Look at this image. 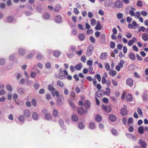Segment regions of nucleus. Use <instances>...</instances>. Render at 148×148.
Instances as JSON below:
<instances>
[{"mask_svg":"<svg viewBox=\"0 0 148 148\" xmlns=\"http://www.w3.org/2000/svg\"><path fill=\"white\" fill-rule=\"evenodd\" d=\"M136 17V18H138L139 21L141 23H143V18L140 17V14L139 12H137L135 13Z\"/></svg>","mask_w":148,"mask_h":148,"instance_id":"nucleus-10","label":"nucleus"},{"mask_svg":"<svg viewBox=\"0 0 148 148\" xmlns=\"http://www.w3.org/2000/svg\"><path fill=\"white\" fill-rule=\"evenodd\" d=\"M115 6L118 8H121L123 7V4L121 1H117L115 3Z\"/></svg>","mask_w":148,"mask_h":148,"instance_id":"nucleus-9","label":"nucleus"},{"mask_svg":"<svg viewBox=\"0 0 148 148\" xmlns=\"http://www.w3.org/2000/svg\"><path fill=\"white\" fill-rule=\"evenodd\" d=\"M57 101V103L59 105H60L62 103V102L61 97L59 96L58 97Z\"/></svg>","mask_w":148,"mask_h":148,"instance_id":"nucleus-38","label":"nucleus"},{"mask_svg":"<svg viewBox=\"0 0 148 148\" xmlns=\"http://www.w3.org/2000/svg\"><path fill=\"white\" fill-rule=\"evenodd\" d=\"M137 112L138 114L141 115V116H143V112L141 109L140 108H138L137 109Z\"/></svg>","mask_w":148,"mask_h":148,"instance_id":"nucleus-53","label":"nucleus"},{"mask_svg":"<svg viewBox=\"0 0 148 148\" xmlns=\"http://www.w3.org/2000/svg\"><path fill=\"white\" fill-rule=\"evenodd\" d=\"M6 89L9 91H11L12 90V86L10 85H7L6 86Z\"/></svg>","mask_w":148,"mask_h":148,"instance_id":"nucleus-45","label":"nucleus"},{"mask_svg":"<svg viewBox=\"0 0 148 148\" xmlns=\"http://www.w3.org/2000/svg\"><path fill=\"white\" fill-rule=\"evenodd\" d=\"M138 131L139 133L140 134H143L144 132V130L143 127L141 126L138 128Z\"/></svg>","mask_w":148,"mask_h":148,"instance_id":"nucleus-19","label":"nucleus"},{"mask_svg":"<svg viewBox=\"0 0 148 148\" xmlns=\"http://www.w3.org/2000/svg\"><path fill=\"white\" fill-rule=\"evenodd\" d=\"M133 123V118H130L128 119L127 121V124L128 125H130Z\"/></svg>","mask_w":148,"mask_h":148,"instance_id":"nucleus-41","label":"nucleus"},{"mask_svg":"<svg viewBox=\"0 0 148 148\" xmlns=\"http://www.w3.org/2000/svg\"><path fill=\"white\" fill-rule=\"evenodd\" d=\"M46 66L48 69H49L51 67V62H48L46 64Z\"/></svg>","mask_w":148,"mask_h":148,"instance_id":"nucleus-54","label":"nucleus"},{"mask_svg":"<svg viewBox=\"0 0 148 148\" xmlns=\"http://www.w3.org/2000/svg\"><path fill=\"white\" fill-rule=\"evenodd\" d=\"M51 93L53 97H54L55 96L57 97L59 96V92L57 91H55H55H52Z\"/></svg>","mask_w":148,"mask_h":148,"instance_id":"nucleus-25","label":"nucleus"},{"mask_svg":"<svg viewBox=\"0 0 148 148\" xmlns=\"http://www.w3.org/2000/svg\"><path fill=\"white\" fill-rule=\"evenodd\" d=\"M45 119L47 120H49L51 119V115L49 113H46L45 114Z\"/></svg>","mask_w":148,"mask_h":148,"instance_id":"nucleus-22","label":"nucleus"},{"mask_svg":"<svg viewBox=\"0 0 148 148\" xmlns=\"http://www.w3.org/2000/svg\"><path fill=\"white\" fill-rule=\"evenodd\" d=\"M111 132L112 134L114 136L116 135L118 133L117 131L116 130L114 129H112Z\"/></svg>","mask_w":148,"mask_h":148,"instance_id":"nucleus-42","label":"nucleus"},{"mask_svg":"<svg viewBox=\"0 0 148 148\" xmlns=\"http://www.w3.org/2000/svg\"><path fill=\"white\" fill-rule=\"evenodd\" d=\"M70 96L73 97L72 99H74L76 97L75 93L73 91H71L70 94Z\"/></svg>","mask_w":148,"mask_h":148,"instance_id":"nucleus-37","label":"nucleus"},{"mask_svg":"<svg viewBox=\"0 0 148 148\" xmlns=\"http://www.w3.org/2000/svg\"><path fill=\"white\" fill-rule=\"evenodd\" d=\"M86 58L85 56H82L81 58V61L85 63L86 62Z\"/></svg>","mask_w":148,"mask_h":148,"instance_id":"nucleus-56","label":"nucleus"},{"mask_svg":"<svg viewBox=\"0 0 148 148\" xmlns=\"http://www.w3.org/2000/svg\"><path fill=\"white\" fill-rule=\"evenodd\" d=\"M102 108L105 111L108 113L110 112L111 110V107L108 105H103Z\"/></svg>","mask_w":148,"mask_h":148,"instance_id":"nucleus-2","label":"nucleus"},{"mask_svg":"<svg viewBox=\"0 0 148 148\" xmlns=\"http://www.w3.org/2000/svg\"><path fill=\"white\" fill-rule=\"evenodd\" d=\"M18 92L21 95H23L24 93V90L23 88L19 87L17 89Z\"/></svg>","mask_w":148,"mask_h":148,"instance_id":"nucleus-21","label":"nucleus"},{"mask_svg":"<svg viewBox=\"0 0 148 148\" xmlns=\"http://www.w3.org/2000/svg\"><path fill=\"white\" fill-rule=\"evenodd\" d=\"M32 117L34 120H37L38 118V115L36 112H34L32 113Z\"/></svg>","mask_w":148,"mask_h":148,"instance_id":"nucleus-14","label":"nucleus"},{"mask_svg":"<svg viewBox=\"0 0 148 148\" xmlns=\"http://www.w3.org/2000/svg\"><path fill=\"white\" fill-rule=\"evenodd\" d=\"M95 124L93 123H91L90 124V128L92 129H93L95 128Z\"/></svg>","mask_w":148,"mask_h":148,"instance_id":"nucleus-48","label":"nucleus"},{"mask_svg":"<svg viewBox=\"0 0 148 148\" xmlns=\"http://www.w3.org/2000/svg\"><path fill=\"white\" fill-rule=\"evenodd\" d=\"M126 99L128 101H131L133 99L132 96L130 94H128L127 96Z\"/></svg>","mask_w":148,"mask_h":148,"instance_id":"nucleus-31","label":"nucleus"},{"mask_svg":"<svg viewBox=\"0 0 148 148\" xmlns=\"http://www.w3.org/2000/svg\"><path fill=\"white\" fill-rule=\"evenodd\" d=\"M78 37L80 40L83 41L84 39L85 36L83 34H80L78 35Z\"/></svg>","mask_w":148,"mask_h":148,"instance_id":"nucleus-27","label":"nucleus"},{"mask_svg":"<svg viewBox=\"0 0 148 148\" xmlns=\"http://www.w3.org/2000/svg\"><path fill=\"white\" fill-rule=\"evenodd\" d=\"M101 24L99 21H97V25L95 28L97 30H101L102 28L101 27Z\"/></svg>","mask_w":148,"mask_h":148,"instance_id":"nucleus-23","label":"nucleus"},{"mask_svg":"<svg viewBox=\"0 0 148 148\" xmlns=\"http://www.w3.org/2000/svg\"><path fill=\"white\" fill-rule=\"evenodd\" d=\"M7 20L8 22H11L13 21V19L12 17L10 16L7 18Z\"/></svg>","mask_w":148,"mask_h":148,"instance_id":"nucleus-49","label":"nucleus"},{"mask_svg":"<svg viewBox=\"0 0 148 148\" xmlns=\"http://www.w3.org/2000/svg\"><path fill=\"white\" fill-rule=\"evenodd\" d=\"M143 3L141 1H138L137 3V5L139 7L142 6L143 5Z\"/></svg>","mask_w":148,"mask_h":148,"instance_id":"nucleus-46","label":"nucleus"},{"mask_svg":"<svg viewBox=\"0 0 148 148\" xmlns=\"http://www.w3.org/2000/svg\"><path fill=\"white\" fill-rule=\"evenodd\" d=\"M108 55L106 52L102 53L100 56V58L102 60H105L107 58Z\"/></svg>","mask_w":148,"mask_h":148,"instance_id":"nucleus-7","label":"nucleus"},{"mask_svg":"<svg viewBox=\"0 0 148 148\" xmlns=\"http://www.w3.org/2000/svg\"><path fill=\"white\" fill-rule=\"evenodd\" d=\"M95 77L97 78L99 82H100L101 81V77L100 75L99 74L95 75Z\"/></svg>","mask_w":148,"mask_h":148,"instance_id":"nucleus-58","label":"nucleus"},{"mask_svg":"<svg viewBox=\"0 0 148 148\" xmlns=\"http://www.w3.org/2000/svg\"><path fill=\"white\" fill-rule=\"evenodd\" d=\"M60 52L56 50L54 51L53 53V55L56 57H58L60 55Z\"/></svg>","mask_w":148,"mask_h":148,"instance_id":"nucleus-24","label":"nucleus"},{"mask_svg":"<svg viewBox=\"0 0 148 148\" xmlns=\"http://www.w3.org/2000/svg\"><path fill=\"white\" fill-rule=\"evenodd\" d=\"M142 38L144 41L148 40V34H144L142 36Z\"/></svg>","mask_w":148,"mask_h":148,"instance_id":"nucleus-18","label":"nucleus"},{"mask_svg":"<svg viewBox=\"0 0 148 148\" xmlns=\"http://www.w3.org/2000/svg\"><path fill=\"white\" fill-rule=\"evenodd\" d=\"M18 53L20 55L23 56L25 54V50L23 48H20L18 49Z\"/></svg>","mask_w":148,"mask_h":148,"instance_id":"nucleus-12","label":"nucleus"},{"mask_svg":"<svg viewBox=\"0 0 148 148\" xmlns=\"http://www.w3.org/2000/svg\"><path fill=\"white\" fill-rule=\"evenodd\" d=\"M105 69L109 71L110 69V65L107 62H105L104 63Z\"/></svg>","mask_w":148,"mask_h":148,"instance_id":"nucleus-35","label":"nucleus"},{"mask_svg":"<svg viewBox=\"0 0 148 148\" xmlns=\"http://www.w3.org/2000/svg\"><path fill=\"white\" fill-rule=\"evenodd\" d=\"M36 76V73L35 72H32L30 74V77L32 78H35Z\"/></svg>","mask_w":148,"mask_h":148,"instance_id":"nucleus-51","label":"nucleus"},{"mask_svg":"<svg viewBox=\"0 0 148 148\" xmlns=\"http://www.w3.org/2000/svg\"><path fill=\"white\" fill-rule=\"evenodd\" d=\"M128 56L129 58L132 60H134L136 59L135 55L132 53H130L128 55Z\"/></svg>","mask_w":148,"mask_h":148,"instance_id":"nucleus-16","label":"nucleus"},{"mask_svg":"<svg viewBox=\"0 0 148 148\" xmlns=\"http://www.w3.org/2000/svg\"><path fill=\"white\" fill-rule=\"evenodd\" d=\"M121 115L123 116H125L127 114V106H125L124 108H122L121 110Z\"/></svg>","mask_w":148,"mask_h":148,"instance_id":"nucleus-5","label":"nucleus"},{"mask_svg":"<svg viewBox=\"0 0 148 148\" xmlns=\"http://www.w3.org/2000/svg\"><path fill=\"white\" fill-rule=\"evenodd\" d=\"M82 64L81 63L77 64L75 66V68L77 70H80L82 67Z\"/></svg>","mask_w":148,"mask_h":148,"instance_id":"nucleus-20","label":"nucleus"},{"mask_svg":"<svg viewBox=\"0 0 148 148\" xmlns=\"http://www.w3.org/2000/svg\"><path fill=\"white\" fill-rule=\"evenodd\" d=\"M92 60H89L87 61V64L90 66H91L92 64Z\"/></svg>","mask_w":148,"mask_h":148,"instance_id":"nucleus-52","label":"nucleus"},{"mask_svg":"<svg viewBox=\"0 0 148 148\" xmlns=\"http://www.w3.org/2000/svg\"><path fill=\"white\" fill-rule=\"evenodd\" d=\"M134 43L133 41L132 40H130L128 41L127 45L129 46H131L133 45Z\"/></svg>","mask_w":148,"mask_h":148,"instance_id":"nucleus-50","label":"nucleus"},{"mask_svg":"<svg viewBox=\"0 0 148 148\" xmlns=\"http://www.w3.org/2000/svg\"><path fill=\"white\" fill-rule=\"evenodd\" d=\"M116 16H117V17L118 18V19H120L122 17L123 14L122 13H118L117 14Z\"/></svg>","mask_w":148,"mask_h":148,"instance_id":"nucleus-63","label":"nucleus"},{"mask_svg":"<svg viewBox=\"0 0 148 148\" xmlns=\"http://www.w3.org/2000/svg\"><path fill=\"white\" fill-rule=\"evenodd\" d=\"M78 127L80 129H82L84 128V125L83 123H80L78 124Z\"/></svg>","mask_w":148,"mask_h":148,"instance_id":"nucleus-44","label":"nucleus"},{"mask_svg":"<svg viewBox=\"0 0 148 148\" xmlns=\"http://www.w3.org/2000/svg\"><path fill=\"white\" fill-rule=\"evenodd\" d=\"M96 23V21L95 19H92L91 20L90 24L92 26H94L95 25Z\"/></svg>","mask_w":148,"mask_h":148,"instance_id":"nucleus-55","label":"nucleus"},{"mask_svg":"<svg viewBox=\"0 0 148 148\" xmlns=\"http://www.w3.org/2000/svg\"><path fill=\"white\" fill-rule=\"evenodd\" d=\"M111 92V89L109 88H106V91L104 92V93L107 95H109Z\"/></svg>","mask_w":148,"mask_h":148,"instance_id":"nucleus-33","label":"nucleus"},{"mask_svg":"<svg viewBox=\"0 0 148 148\" xmlns=\"http://www.w3.org/2000/svg\"><path fill=\"white\" fill-rule=\"evenodd\" d=\"M18 119L20 121L23 122L24 121L25 116L22 115H19L18 117Z\"/></svg>","mask_w":148,"mask_h":148,"instance_id":"nucleus-26","label":"nucleus"},{"mask_svg":"<svg viewBox=\"0 0 148 148\" xmlns=\"http://www.w3.org/2000/svg\"><path fill=\"white\" fill-rule=\"evenodd\" d=\"M102 119V118L101 116L98 115L96 116L95 117V119L96 121H100Z\"/></svg>","mask_w":148,"mask_h":148,"instance_id":"nucleus-43","label":"nucleus"},{"mask_svg":"<svg viewBox=\"0 0 148 148\" xmlns=\"http://www.w3.org/2000/svg\"><path fill=\"white\" fill-rule=\"evenodd\" d=\"M84 104L86 108L88 109L90 108V103L89 100H86L85 101Z\"/></svg>","mask_w":148,"mask_h":148,"instance_id":"nucleus-17","label":"nucleus"},{"mask_svg":"<svg viewBox=\"0 0 148 148\" xmlns=\"http://www.w3.org/2000/svg\"><path fill=\"white\" fill-rule=\"evenodd\" d=\"M49 15L48 13H46L44 14L43 15V18H44L47 19L49 18Z\"/></svg>","mask_w":148,"mask_h":148,"instance_id":"nucleus-47","label":"nucleus"},{"mask_svg":"<svg viewBox=\"0 0 148 148\" xmlns=\"http://www.w3.org/2000/svg\"><path fill=\"white\" fill-rule=\"evenodd\" d=\"M126 84L129 87H132L133 85V80L131 78H128L126 80Z\"/></svg>","mask_w":148,"mask_h":148,"instance_id":"nucleus-3","label":"nucleus"},{"mask_svg":"<svg viewBox=\"0 0 148 148\" xmlns=\"http://www.w3.org/2000/svg\"><path fill=\"white\" fill-rule=\"evenodd\" d=\"M57 84L61 87H62L64 86V84L63 82L59 80L58 81Z\"/></svg>","mask_w":148,"mask_h":148,"instance_id":"nucleus-40","label":"nucleus"},{"mask_svg":"<svg viewBox=\"0 0 148 148\" xmlns=\"http://www.w3.org/2000/svg\"><path fill=\"white\" fill-rule=\"evenodd\" d=\"M125 63V61L123 60H120V62L119 63L118 65L120 66L121 68H122L123 66V64Z\"/></svg>","mask_w":148,"mask_h":148,"instance_id":"nucleus-39","label":"nucleus"},{"mask_svg":"<svg viewBox=\"0 0 148 148\" xmlns=\"http://www.w3.org/2000/svg\"><path fill=\"white\" fill-rule=\"evenodd\" d=\"M140 146L141 148H146L147 144L146 142L141 140H140L139 142Z\"/></svg>","mask_w":148,"mask_h":148,"instance_id":"nucleus-6","label":"nucleus"},{"mask_svg":"<svg viewBox=\"0 0 148 148\" xmlns=\"http://www.w3.org/2000/svg\"><path fill=\"white\" fill-rule=\"evenodd\" d=\"M115 46V44L113 42H111L110 44V47L112 49H113L114 48Z\"/></svg>","mask_w":148,"mask_h":148,"instance_id":"nucleus-64","label":"nucleus"},{"mask_svg":"<svg viewBox=\"0 0 148 148\" xmlns=\"http://www.w3.org/2000/svg\"><path fill=\"white\" fill-rule=\"evenodd\" d=\"M61 9V7L60 5L59 4H57L54 9L55 12H59Z\"/></svg>","mask_w":148,"mask_h":148,"instance_id":"nucleus-11","label":"nucleus"},{"mask_svg":"<svg viewBox=\"0 0 148 148\" xmlns=\"http://www.w3.org/2000/svg\"><path fill=\"white\" fill-rule=\"evenodd\" d=\"M117 72L115 70L112 71H110L109 72V74L110 75H111L112 76H114L116 74Z\"/></svg>","mask_w":148,"mask_h":148,"instance_id":"nucleus-28","label":"nucleus"},{"mask_svg":"<svg viewBox=\"0 0 148 148\" xmlns=\"http://www.w3.org/2000/svg\"><path fill=\"white\" fill-rule=\"evenodd\" d=\"M109 119L112 122H114L116 119V116L114 115H111L109 116Z\"/></svg>","mask_w":148,"mask_h":148,"instance_id":"nucleus-13","label":"nucleus"},{"mask_svg":"<svg viewBox=\"0 0 148 148\" xmlns=\"http://www.w3.org/2000/svg\"><path fill=\"white\" fill-rule=\"evenodd\" d=\"M5 60L4 58H0V65H3L5 64Z\"/></svg>","mask_w":148,"mask_h":148,"instance_id":"nucleus-34","label":"nucleus"},{"mask_svg":"<svg viewBox=\"0 0 148 148\" xmlns=\"http://www.w3.org/2000/svg\"><path fill=\"white\" fill-rule=\"evenodd\" d=\"M23 114L25 117L26 118H28L30 116L31 113L29 110L25 109L24 110Z\"/></svg>","mask_w":148,"mask_h":148,"instance_id":"nucleus-4","label":"nucleus"},{"mask_svg":"<svg viewBox=\"0 0 148 148\" xmlns=\"http://www.w3.org/2000/svg\"><path fill=\"white\" fill-rule=\"evenodd\" d=\"M52 114L55 117H57L58 114V110L55 108H53L52 110Z\"/></svg>","mask_w":148,"mask_h":148,"instance_id":"nucleus-15","label":"nucleus"},{"mask_svg":"<svg viewBox=\"0 0 148 148\" xmlns=\"http://www.w3.org/2000/svg\"><path fill=\"white\" fill-rule=\"evenodd\" d=\"M59 77L61 79H63L65 78V76L60 73L59 74Z\"/></svg>","mask_w":148,"mask_h":148,"instance_id":"nucleus-62","label":"nucleus"},{"mask_svg":"<svg viewBox=\"0 0 148 148\" xmlns=\"http://www.w3.org/2000/svg\"><path fill=\"white\" fill-rule=\"evenodd\" d=\"M55 21L56 23H60L62 21L61 16L60 15H57L55 18Z\"/></svg>","mask_w":148,"mask_h":148,"instance_id":"nucleus-8","label":"nucleus"},{"mask_svg":"<svg viewBox=\"0 0 148 148\" xmlns=\"http://www.w3.org/2000/svg\"><path fill=\"white\" fill-rule=\"evenodd\" d=\"M141 14L143 16H146L147 14V13L145 11H142L141 12Z\"/></svg>","mask_w":148,"mask_h":148,"instance_id":"nucleus-57","label":"nucleus"},{"mask_svg":"<svg viewBox=\"0 0 148 148\" xmlns=\"http://www.w3.org/2000/svg\"><path fill=\"white\" fill-rule=\"evenodd\" d=\"M68 101L69 103V104L71 106L72 108H73L74 109L75 108V107L73 104V102L70 99H68Z\"/></svg>","mask_w":148,"mask_h":148,"instance_id":"nucleus-30","label":"nucleus"},{"mask_svg":"<svg viewBox=\"0 0 148 148\" xmlns=\"http://www.w3.org/2000/svg\"><path fill=\"white\" fill-rule=\"evenodd\" d=\"M93 46L92 45H90L87 49L86 55L88 56H90L93 52Z\"/></svg>","mask_w":148,"mask_h":148,"instance_id":"nucleus-1","label":"nucleus"},{"mask_svg":"<svg viewBox=\"0 0 148 148\" xmlns=\"http://www.w3.org/2000/svg\"><path fill=\"white\" fill-rule=\"evenodd\" d=\"M64 93L66 95H67L69 94V91L66 88H65L64 89Z\"/></svg>","mask_w":148,"mask_h":148,"instance_id":"nucleus-60","label":"nucleus"},{"mask_svg":"<svg viewBox=\"0 0 148 148\" xmlns=\"http://www.w3.org/2000/svg\"><path fill=\"white\" fill-rule=\"evenodd\" d=\"M112 82L114 86H116L118 85V82L112 79Z\"/></svg>","mask_w":148,"mask_h":148,"instance_id":"nucleus-59","label":"nucleus"},{"mask_svg":"<svg viewBox=\"0 0 148 148\" xmlns=\"http://www.w3.org/2000/svg\"><path fill=\"white\" fill-rule=\"evenodd\" d=\"M129 14L132 16H136L135 13L132 10H131L130 11Z\"/></svg>","mask_w":148,"mask_h":148,"instance_id":"nucleus-61","label":"nucleus"},{"mask_svg":"<svg viewBox=\"0 0 148 148\" xmlns=\"http://www.w3.org/2000/svg\"><path fill=\"white\" fill-rule=\"evenodd\" d=\"M72 119L75 122H77L78 120V117L77 115L74 114L72 116Z\"/></svg>","mask_w":148,"mask_h":148,"instance_id":"nucleus-32","label":"nucleus"},{"mask_svg":"<svg viewBox=\"0 0 148 148\" xmlns=\"http://www.w3.org/2000/svg\"><path fill=\"white\" fill-rule=\"evenodd\" d=\"M78 113L81 115H82L84 112V109L82 108H80L78 110Z\"/></svg>","mask_w":148,"mask_h":148,"instance_id":"nucleus-29","label":"nucleus"},{"mask_svg":"<svg viewBox=\"0 0 148 148\" xmlns=\"http://www.w3.org/2000/svg\"><path fill=\"white\" fill-rule=\"evenodd\" d=\"M48 89L50 91H51L52 92V91H55V88H54L53 86L51 84L49 85L48 86Z\"/></svg>","mask_w":148,"mask_h":148,"instance_id":"nucleus-36","label":"nucleus"}]
</instances>
